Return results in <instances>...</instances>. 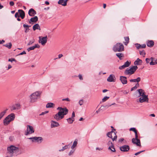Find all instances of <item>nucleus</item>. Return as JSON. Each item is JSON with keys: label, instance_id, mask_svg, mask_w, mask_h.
I'll list each match as a JSON object with an SVG mask.
<instances>
[{"label": "nucleus", "instance_id": "1", "mask_svg": "<svg viewBox=\"0 0 157 157\" xmlns=\"http://www.w3.org/2000/svg\"><path fill=\"white\" fill-rule=\"evenodd\" d=\"M15 115L13 113H11L8 115L4 120L3 123L5 125H7L10 123L14 120Z\"/></svg>", "mask_w": 157, "mask_h": 157}, {"label": "nucleus", "instance_id": "2", "mask_svg": "<svg viewBox=\"0 0 157 157\" xmlns=\"http://www.w3.org/2000/svg\"><path fill=\"white\" fill-rule=\"evenodd\" d=\"M113 49L114 52H121L124 50V46L121 43H117L114 46Z\"/></svg>", "mask_w": 157, "mask_h": 157}, {"label": "nucleus", "instance_id": "3", "mask_svg": "<svg viewBox=\"0 0 157 157\" xmlns=\"http://www.w3.org/2000/svg\"><path fill=\"white\" fill-rule=\"evenodd\" d=\"M8 153L10 154V156H12L14 153H17L19 151V148L13 145H11L7 148Z\"/></svg>", "mask_w": 157, "mask_h": 157}, {"label": "nucleus", "instance_id": "4", "mask_svg": "<svg viewBox=\"0 0 157 157\" xmlns=\"http://www.w3.org/2000/svg\"><path fill=\"white\" fill-rule=\"evenodd\" d=\"M137 66H133L129 69L127 68L124 71V73L125 75H131L134 73L135 71L137 69Z\"/></svg>", "mask_w": 157, "mask_h": 157}, {"label": "nucleus", "instance_id": "5", "mask_svg": "<svg viewBox=\"0 0 157 157\" xmlns=\"http://www.w3.org/2000/svg\"><path fill=\"white\" fill-rule=\"evenodd\" d=\"M41 93V92L39 91H36L33 93L30 96L31 102H33L36 101Z\"/></svg>", "mask_w": 157, "mask_h": 157}, {"label": "nucleus", "instance_id": "6", "mask_svg": "<svg viewBox=\"0 0 157 157\" xmlns=\"http://www.w3.org/2000/svg\"><path fill=\"white\" fill-rule=\"evenodd\" d=\"M135 138L132 139V142L133 144H136L137 146H141L140 140L138 138L137 131L135 132Z\"/></svg>", "mask_w": 157, "mask_h": 157}, {"label": "nucleus", "instance_id": "7", "mask_svg": "<svg viewBox=\"0 0 157 157\" xmlns=\"http://www.w3.org/2000/svg\"><path fill=\"white\" fill-rule=\"evenodd\" d=\"M57 109L59 110V112L57 113H58V115H59L61 114L66 115L68 112V110L66 107L62 108L59 107L57 108Z\"/></svg>", "mask_w": 157, "mask_h": 157}, {"label": "nucleus", "instance_id": "8", "mask_svg": "<svg viewBox=\"0 0 157 157\" xmlns=\"http://www.w3.org/2000/svg\"><path fill=\"white\" fill-rule=\"evenodd\" d=\"M34 130L33 126L27 125V130L25 132V135H28L29 134L33 133L34 132Z\"/></svg>", "mask_w": 157, "mask_h": 157}, {"label": "nucleus", "instance_id": "9", "mask_svg": "<svg viewBox=\"0 0 157 157\" xmlns=\"http://www.w3.org/2000/svg\"><path fill=\"white\" fill-rule=\"evenodd\" d=\"M39 38V43L41 44L42 45H44L47 43V36L43 37L40 36Z\"/></svg>", "mask_w": 157, "mask_h": 157}, {"label": "nucleus", "instance_id": "10", "mask_svg": "<svg viewBox=\"0 0 157 157\" xmlns=\"http://www.w3.org/2000/svg\"><path fill=\"white\" fill-rule=\"evenodd\" d=\"M120 150L123 152H128L130 149V147L128 145H124L120 147Z\"/></svg>", "mask_w": 157, "mask_h": 157}, {"label": "nucleus", "instance_id": "11", "mask_svg": "<svg viewBox=\"0 0 157 157\" xmlns=\"http://www.w3.org/2000/svg\"><path fill=\"white\" fill-rule=\"evenodd\" d=\"M28 139L32 140L33 142H34V140L37 141V142L40 141V143L43 140V138L41 137H33L30 138H28Z\"/></svg>", "mask_w": 157, "mask_h": 157}, {"label": "nucleus", "instance_id": "12", "mask_svg": "<svg viewBox=\"0 0 157 157\" xmlns=\"http://www.w3.org/2000/svg\"><path fill=\"white\" fill-rule=\"evenodd\" d=\"M108 145L109 146L108 149L112 151L115 152L116 150L114 147L113 144L111 141H109L107 143Z\"/></svg>", "mask_w": 157, "mask_h": 157}, {"label": "nucleus", "instance_id": "13", "mask_svg": "<svg viewBox=\"0 0 157 157\" xmlns=\"http://www.w3.org/2000/svg\"><path fill=\"white\" fill-rule=\"evenodd\" d=\"M65 115L64 114H61L59 115H58V113H57L54 116V117L56 121H58L63 118L64 117V116Z\"/></svg>", "mask_w": 157, "mask_h": 157}, {"label": "nucleus", "instance_id": "14", "mask_svg": "<svg viewBox=\"0 0 157 157\" xmlns=\"http://www.w3.org/2000/svg\"><path fill=\"white\" fill-rule=\"evenodd\" d=\"M148 99L147 96L144 95L142 96L139 99V101L140 103H142L144 102L148 101Z\"/></svg>", "mask_w": 157, "mask_h": 157}, {"label": "nucleus", "instance_id": "15", "mask_svg": "<svg viewBox=\"0 0 157 157\" xmlns=\"http://www.w3.org/2000/svg\"><path fill=\"white\" fill-rule=\"evenodd\" d=\"M120 79L123 84H126L127 83V78L125 76H120Z\"/></svg>", "mask_w": 157, "mask_h": 157}, {"label": "nucleus", "instance_id": "16", "mask_svg": "<svg viewBox=\"0 0 157 157\" xmlns=\"http://www.w3.org/2000/svg\"><path fill=\"white\" fill-rule=\"evenodd\" d=\"M20 105L19 104H16L12 106L11 108V110L12 111L16 109H20Z\"/></svg>", "mask_w": 157, "mask_h": 157}, {"label": "nucleus", "instance_id": "17", "mask_svg": "<svg viewBox=\"0 0 157 157\" xmlns=\"http://www.w3.org/2000/svg\"><path fill=\"white\" fill-rule=\"evenodd\" d=\"M36 13V12L32 8L30 9L29 11L28 14L30 16H33Z\"/></svg>", "mask_w": 157, "mask_h": 157}, {"label": "nucleus", "instance_id": "18", "mask_svg": "<svg viewBox=\"0 0 157 157\" xmlns=\"http://www.w3.org/2000/svg\"><path fill=\"white\" fill-rule=\"evenodd\" d=\"M115 76L113 75H110L107 79V81L109 82H115V81L114 79Z\"/></svg>", "mask_w": 157, "mask_h": 157}, {"label": "nucleus", "instance_id": "19", "mask_svg": "<svg viewBox=\"0 0 157 157\" xmlns=\"http://www.w3.org/2000/svg\"><path fill=\"white\" fill-rule=\"evenodd\" d=\"M18 11L20 14V17H21L22 19H24L25 17L24 11L21 10H19Z\"/></svg>", "mask_w": 157, "mask_h": 157}, {"label": "nucleus", "instance_id": "20", "mask_svg": "<svg viewBox=\"0 0 157 157\" xmlns=\"http://www.w3.org/2000/svg\"><path fill=\"white\" fill-rule=\"evenodd\" d=\"M59 126V124L57 122L52 121H51V127L52 128L55 127Z\"/></svg>", "mask_w": 157, "mask_h": 157}, {"label": "nucleus", "instance_id": "21", "mask_svg": "<svg viewBox=\"0 0 157 157\" xmlns=\"http://www.w3.org/2000/svg\"><path fill=\"white\" fill-rule=\"evenodd\" d=\"M147 46L151 48L154 45V42L152 40H148L146 43Z\"/></svg>", "mask_w": 157, "mask_h": 157}, {"label": "nucleus", "instance_id": "22", "mask_svg": "<svg viewBox=\"0 0 157 157\" xmlns=\"http://www.w3.org/2000/svg\"><path fill=\"white\" fill-rule=\"evenodd\" d=\"M40 47V46L38 44H35L34 46H33L32 47L28 48L27 49V50L28 52H29L31 50H34L35 48H39Z\"/></svg>", "mask_w": 157, "mask_h": 157}, {"label": "nucleus", "instance_id": "23", "mask_svg": "<svg viewBox=\"0 0 157 157\" xmlns=\"http://www.w3.org/2000/svg\"><path fill=\"white\" fill-rule=\"evenodd\" d=\"M38 20V18L37 16H35L31 18L30 19V21L29 22L31 23V22H36Z\"/></svg>", "mask_w": 157, "mask_h": 157}, {"label": "nucleus", "instance_id": "24", "mask_svg": "<svg viewBox=\"0 0 157 157\" xmlns=\"http://www.w3.org/2000/svg\"><path fill=\"white\" fill-rule=\"evenodd\" d=\"M142 63V61L139 58H137L134 62V64L136 65H141Z\"/></svg>", "mask_w": 157, "mask_h": 157}, {"label": "nucleus", "instance_id": "25", "mask_svg": "<svg viewBox=\"0 0 157 157\" xmlns=\"http://www.w3.org/2000/svg\"><path fill=\"white\" fill-rule=\"evenodd\" d=\"M33 29L34 31L36 29H39V30L41 29L40 25L38 24H36L34 25L33 27Z\"/></svg>", "mask_w": 157, "mask_h": 157}, {"label": "nucleus", "instance_id": "26", "mask_svg": "<svg viewBox=\"0 0 157 157\" xmlns=\"http://www.w3.org/2000/svg\"><path fill=\"white\" fill-rule=\"evenodd\" d=\"M141 78L140 77H138L136 79H131L130 80L131 82H137V83L140 81Z\"/></svg>", "mask_w": 157, "mask_h": 157}, {"label": "nucleus", "instance_id": "27", "mask_svg": "<svg viewBox=\"0 0 157 157\" xmlns=\"http://www.w3.org/2000/svg\"><path fill=\"white\" fill-rule=\"evenodd\" d=\"M139 94V96H142L145 95L144 94V92L142 89H139L137 90Z\"/></svg>", "mask_w": 157, "mask_h": 157}, {"label": "nucleus", "instance_id": "28", "mask_svg": "<svg viewBox=\"0 0 157 157\" xmlns=\"http://www.w3.org/2000/svg\"><path fill=\"white\" fill-rule=\"evenodd\" d=\"M113 130H115V129H112V131L109 132H108L107 133V136L110 138L112 139L113 137L112 136V133L113 132Z\"/></svg>", "mask_w": 157, "mask_h": 157}, {"label": "nucleus", "instance_id": "29", "mask_svg": "<svg viewBox=\"0 0 157 157\" xmlns=\"http://www.w3.org/2000/svg\"><path fill=\"white\" fill-rule=\"evenodd\" d=\"M55 106V104L51 102L48 103L46 105V107L47 108H52L53 107Z\"/></svg>", "mask_w": 157, "mask_h": 157}, {"label": "nucleus", "instance_id": "30", "mask_svg": "<svg viewBox=\"0 0 157 157\" xmlns=\"http://www.w3.org/2000/svg\"><path fill=\"white\" fill-rule=\"evenodd\" d=\"M124 39L125 42H124V45H127L129 43V39L128 36H126L124 37Z\"/></svg>", "mask_w": 157, "mask_h": 157}, {"label": "nucleus", "instance_id": "31", "mask_svg": "<svg viewBox=\"0 0 157 157\" xmlns=\"http://www.w3.org/2000/svg\"><path fill=\"white\" fill-rule=\"evenodd\" d=\"M116 56L119 58L120 60L122 59V57H124V54L122 53H117L116 54Z\"/></svg>", "mask_w": 157, "mask_h": 157}, {"label": "nucleus", "instance_id": "32", "mask_svg": "<svg viewBox=\"0 0 157 157\" xmlns=\"http://www.w3.org/2000/svg\"><path fill=\"white\" fill-rule=\"evenodd\" d=\"M23 26L25 29V33L28 32L29 30V28L28 25L24 24L23 25Z\"/></svg>", "mask_w": 157, "mask_h": 157}, {"label": "nucleus", "instance_id": "33", "mask_svg": "<svg viewBox=\"0 0 157 157\" xmlns=\"http://www.w3.org/2000/svg\"><path fill=\"white\" fill-rule=\"evenodd\" d=\"M7 110V109H6V110L3 111L2 112L0 113V120L4 115L6 113V111Z\"/></svg>", "mask_w": 157, "mask_h": 157}, {"label": "nucleus", "instance_id": "34", "mask_svg": "<svg viewBox=\"0 0 157 157\" xmlns=\"http://www.w3.org/2000/svg\"><path fill=\"white\" fill-rule=\"evenodd\" d=\"M77 140L75 139L73 144L72 146L71 147V148L73 149L77 145Z\"/></svg>", "mask_w": 157, "mask_h": 157}, {"label": "nucleus", "instance_id": "35", "mask_svg": "<svg viewBox=\"0 0 157 157\" xmlns=\"http://www.w3.org/2000/svg\"><path fill=\"white\" fill-rule=\"evenodd\" d=\"M67 120L69 123L72 124L73 122L74 121L75 119L74 118H69L67 119Z\"/></svg>", "mask_w": 157, "mask_h": 157}, {"label": "nucleus", "instance_id": "36", "mask_svg": "<svg viewBox=\"0 0 157 157\" xmlns=\"http://www.w3.org/2000/svg\"><path fill=\"white\" fill-rule=\"evenodd\" d=\"M12 45V44L11 42L9 43L8 44H6L3 45V46L6 47L9 49L11 48Z\"/></svg>", "mask_w": 157, "mask_h": 157}, {"label": "nucleus", "instance_id": "37", "mask_svg": "<svg viewBox=\"0 0 157 157\" xmlns=\"http://www.w3.org/2000/svg\"><path fill=\"white\" fill-rule=\"evenodd\" d=\"M139 86V83H137L135 86H134L131 89V91H132L134 89H136V88H137Z\"/></svg>", "mask_w": 157, "mask_h": 157}, {"label": "nucleus", "instance_id": "38", "mask_svg": "<svg viewBox=\"0 0 157 157\" xmlns=\"http://www.w3.org/2000/svg\"><path fill=\"white\" fill-rule=\"evenodd\" d=\"M131 64V62L130 61H127L126 62L124 63V65L126 67H128L130 64Z\"/></svg>", "mask_w": 157, "mask_h": 157}, {"label": "nucleus", "instance_id": "39", "mask_svg": "<svg viewBox=\"0 0 157 157\" xmlns=\"http://www.w3.org/2000/svg\"><path fill=\"white\" fill-rule=\"evenodd\" d=\"M68 145H65L64 147H63L62 149L59 150V151H63L64 150L67 149L68 148Z\"/></svg>", "mask_w": 157, "mask_h": 157}, {"label": "nucleus", "instance_id": "40", "mask_svg": "<svg viewBox=\"0 0 157 157\" xmlns=\"http://www.w3.org/2000/svg\"><path fill=\"white\" fill-rule=\"evenodd\" d=\"M139 52L140 54V55H143L144 56L145 55H146V53L144 50H143L142 51H140Z\"/></svg>", "mask_w": 157, "mask_h": 157}, {"label": "nucleus", "instance_id": "41", "mask_svg": "<svg viewBox=\"0 0 157 157\" xmlns=\"http://www.w3.org/2000/svg\"><path fill=\"white\" fill-rule=\"evenodd\" d=\"M113 133H114L115 136L113 138H112V139L113 141L116 140L117 138V136L116 135V132H113Z\"/></svg>", "mask_w": 157, "mask_h": 157}, {"label": "nucleus", "instance_id": "42", "mask_svg": "<svg viewBox=\"0 0 157 157\" xmlns=\"http://www.w3.org/2000/svg\"><path fill=\"white\" fill-rule=\"evenodd\" d=\"M109 98V97L105 96L102 99V101L104 102L107 100Z\"/></svg>", "mask_w": 157, "mask_h": 157}, {"label": "nucleus", "instance_id": "43", "mask_svg": "<svg viewBox=\"0 0 157 157\" xmlns=\"http://www.w3.org/2000/svg\"><path fill=\"white\" fill-rule=\"evenodd\" d=\"M64 1V0H59L58 2V3L59 4H60L63 6V4Z\"/></svg>", "mask_w": 157, "mask_h": 157}, {"label": "nucleus", "instance_id": "44", "mask_svg": "<svg viewBox=\"0 0 157 157\" xmlns=\"http://www.w3.org/2000/svg\"><path fill=\"white\" fill-rule=\"evenodd\" d=\"M135 46H136V48L137 49H139L141 48H140L141 45L140 44H135Z\"/></svg>", "mask_w": 157, "mask_h": 157}, {"label": "nucleus", "instance_id": "45", "mask_svg": "<svg viewBox=\"0 0 157 157\" xmlns=\"http://www.w3.org/2000/svg\"><path fill=\"white\" fill-rule=\"evenodd\" d=\"M8 61L11 62H12L13 61H15V62H16V60L14 58H13L9 59H8Z\"/></svg>", "mask_w": 157, "mask_h": 157}, {"label": "nucleus", "instance_id": "46", "mask_svg": "<svg viewBox=\"0 0 157 157\" xmlns=\"http://www.w3.org/2000/svg\"><path fill=\"white\" fill-rule=\"evenodd\" d=\"M49 111H45L44 112H42L41 113L39 114L40 116H41L44 115L46 113H48Z\"/></svg>", "mask_w": 157, "mask_h": 157}, {"label": "nucleus", "instance_id": "47", "mask_svg": "<svg viewBox=\"0 0 157 157\" xmlns=\"http://www.w3.org/2000/svg\"><path fill=\"white\" fill-rule=\"evenodd\" d=\"M129 130L134 132H136L137 131L135 128H131Z\"/></svg>", "mask_w": 157, "mask_h": 157}, {"label": "nucleus", "instance_id": "48", "mask_svg": "<svg viewBox=\"0 0 157 157\" xmlns=\"http://www.w3.org/2000/svg\"><path fill=\"white\" fill-rule=\"evenodd\" d=\"M125 67H126L124 65H123L121 66H120L119 67V69L120 70H122Z\"/></svg>", "mask_w": 157, "mask_h": 157}, {"label": "nucleus", "instance_id": "49", "mask_svg": "<svg viewBox=\"0 0 157 157\" xmlns=\"http://www.w3.org/2000/svg\"><path fill=\"white\" fill-rule=\"evenodd\" d=\"M83 103V100H80L79 101V104L80 105H82Z\"/></svg>", "mask_w": 157, "mask_h": 157}, {"label": "nucleus", "instance_id": "50", "mask_svg": "<svg viewBox=\"0 0 157 157\" xmlns=\"http://www.w3.org/2000/svg\"><path fill=\"white\" fill-rule=\"evenodd\" d=\"M19 13L18 12H17L15 13V17L16 18L17 17H19L20 16L19 15Z\"/></svg>", "mask_w": 157, "mask_h": 157}, {"label": "nucleus", "instance_id": "51", "mask_svg": "<svg viewBox=\"0 0 157 157\" xmlns=\"http://www.w3.org/2000/svg\"><path fill=\"white\" fill-rule=\"evenodd\" d=\"M145 151V150H143V151H139L138 152H137L135 154V155H138L140 154V153L143 152H144V151Z\"/></svg>", "mask_w": 157, "mask_h": 157}, {"label": "nucleus", "instance_id": "52", "mask_svg": "<svg viewBox=\"0 0 157 157\" xmlns=\"http://www.w3.org/2000/svg\"><path fill=\"white\" fill-rule=\"evenodd\" d=\"M74 152V150H71L69 153L68 155L69 156L71 155Z\"/></svg>", "mask_w": 157, "mask_h": 157}, {"label": "nucleus", "instance_id": "53", "mask_svg": "<svg viewBox=\"0 0 157 157\" xmlns=\"http://www.w3.org/2000/svg\"><path fill=\"white\" fill-rule=\"evenodd\" d=\"M145 60H146V63H149V62L150 60V59L147 58Z\"/></svg>", "mask_w": 157, "mask_h": 157}, {"label": "nucleus", "instance_id": "54", "mask_svg": "<svg viewBox=\"0 0 157 157\" xmlns=\"http://www.w3.org/2000/svg\"><path fill=\"white\" fill-rule=\"evenodd\" d=\"M14 4V2L13 1H11L10 2V5L11 6H13Z\"/></svg>", "mask_w": 157, "mask_h": 157}, {"label": "nucleus", "instance_id": "55", "mask_svg": "<svg viewBox=\"0 0 157 157\" xmlns=\"http://www.w3.org/2000/svg\"><path fill=\"white\" fill-rule=\"evenodd\" d=\"M62 101H70V99L69 98H66L63 99H62Z\"/></svg>", "mask_w": 157, "mask_h": 157}, {"label": "nucleus", "instance_id": "56", "mask_svg": "<svg viewBox=\"0 0 157 157\" xmlns=\"http://www.w3.org/2000/svg\"><path fill=\"white\" fill-rule=\"evenodd\" d=\"M146 45L145 44H144L142 45H141L140 48H145L146 47Z\"/></svg>", "mask_w": 157, "mask_h": 157}, {"label": "nucleus", "instance_id": "57", "mask_svg": "<svg viewBox=\"0 0 157 157\" xmlns=\"http://www.w3.org/2000/svg\"><path fill=\"white\" fill-rule=\"evenodd\" d=\"M78 76V77L80 80H82L83 79V78H82V76L81 75H80V74Z\"/></svg>", "mask_w": 157, "mask_h": 157}, {"label": "nucleus", "instance_id": "58", "mask_svg": "<svg viewBox=\"0 0 157 157\" xmlns=\"http://www.w3.org/2000/svg\"><path fill=\"white\" fill-rule=\"evenodd\" d=\"M26 53L25 51H23L22 52L20 53L18 55H22L23 54H26Z\"/></svg>", "mask_w": 157, "mask_h": 157}, {"label": "nucleus", "instance_id": "59", "mask_svg": "<svg viewBox=\"0 0 157 157\" xmlns=\"http://www.w3.org/2000/svg\"><path fill=\"white\" fill-rule=\"evenodd\" d=\"M75 117V113L74 112H73L72 113V118H73Z\"/></svg>", "mask_w": 157, "mask_h": 157}, {"label": "nucleus", "instance_id": "60", "mask_svg": "<svg viewBox=\"0 0 157 157\" xmlns=\"http://www.w3.org/2000/svg\"><path fill=\"white\" fill-rule=\"evenodd\" d=\"M33 43V42H31V41H30L29 43L27 45H30L32 44Z\"/></svg>", "mask_w": 157, "mask_h": 157}, {"label": "nucleus", "instance_id": "61", "mask_svg": "<svg viewBox=\"0 0 157 157\" xmlns=\"http://www.w3.org/2000/svg\"><path fill=\"white\" fill-rule=\"evenodd\" d=\"M124 140V139L123 138H121L119 140V142H121L122 141H123Z\"/></svg>", "mask_w": 157, "mask_h": 157}, {"label": "nucleus", "instance_id": "62", "mask_svg": "<svg viewBox=\"0 0 157 157\" xmlns=\"http://www.w3.org/2000/svg\"><path fill=\"white\" fill-rule=\"evenodd\" d=\"M96 150H100V151H101V150H102V148H99L98 147H97L96 148Z\"/></svg>", "mask_w": 157, "mask_h": 157}, {"label": "nucleus", "instance_id": "63", "mask_svg": "<svg viewBox=\"0 0 157 157\" xmlns=\"http://www.w3.org/2000/svg\"><path fill=\"white\" fill-rule=\"evenodd\" d=\"M63 56V55L62 54H59L58 55V58H61V57H62V56Z\"/></svg>", "mask_w": 157, "mask_h": 157}, {"label": "nucleus", "instance_id": "64", "mask_svg": "<svg viewBox=\"0 0 157 157\" xmlns=\"http://www.w3.org/2000/svg\"><path fill=\"white\" fill-rule=\"evenodd\" d=\"M12 67V66L10 65V64H9L8 66V68L7 69V70H8L9 69L11 68Z\"/></svg>", "mask_w": 157, "mask_h": 157}]
</instances>
